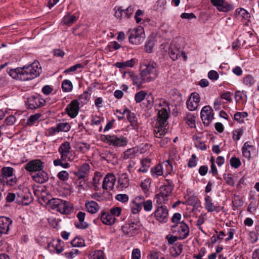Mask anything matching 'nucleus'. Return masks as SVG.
Returning a JSON list of instances; mask_svg holds the SVG:
<instances>
[{
	"mask_svg": "<svg viewBox=\"0 0 259 259\" xmlns=\"http://www.w3.org/2000/svg\"><path fill=\"white\" fill-rule=\"evenodd\" d=\"M159 105L162 106L158 112V122L154 128V134L156 137L155 142L159 143L160 147H165L170 141V139L164 137L168 128L167 120L169 117L170 109L167 102L163 101Z\"/></svg>",
	"mask_w": 259,
	"mask_h": 259,
	"instance_id": "f257e3e1",
	"label": "nucleus"
},
{
	"mask_svg": "<svg viewBox=\"0 0 259 259\" xmlns=\"http://www.w3.org/2000/svg\"><path fill=\"white\" fill-rule=\"evenodd\" d=\"M41 67L38 62L34 61L28 66L22 68L11 69L9 75L13 78L22 81H27L34 79L39 75Z\"/></svg>",
	"mask_w": 259,
	"mask_h": 259,
	"instance_id": "f03ea898",
	"label": "nucleus"
},
{
	"mask_svg": "<svg viewBox=\"0 0 259 259\" xmlns=\"http://www.w3.org/2000/svg\"><path fill=\"white\" fill-rule=\"evenodd\" d=\"M157 64L153 61H146L141 65L140 71L147 81L151 82L158 76Z\"/></svg>",
	"mask_w": 259,
	"mask_h": 259,
	"instance_id": "7ed1b4c3",
	"label": "nucleus"
},
{
	"mask_svg": "<svg viewBox=\"0 0 259 259\" xmlns=\"http://www.w3.org/2000/svg\"><path fill=\"white\" fill-rule=\"evenodd\" d=\"M49 204L52 209H56L61 213L70 214L72 211V206L66 201L57 198H53L49 200Z\"/></svg>",
	"mask_w": 259,
	"mask_h": 259,
	"instance_id": "20e7f679",
	"label": "nucleus"
},
{
	"mask_svg": "<svg viewBox=\"0 0 259 259\" xmlns=\"http://www.w3.org/2000/svg\"><path fill=\"white\" fill-rule=\"evenodd\" d=\"M171 230L174 233L178 235L179 239L180 240L185 239L189 235V227L183 221H181L178 224L173 225L171 226Z\"/></svg>",
	"mask_w": 259,
	"mask_h": 259,
	"instance_id": "39448f33",
	"label": "nucleus"
},
{
	"mask_svg": "<svg viewBox=\"0 0 259 259\" xmlns=\"http://www.w3.org/2000/svg\"><path fill=\"white\" fill-rule=\"evenodd\" d=\"M72 152L70 143L67 141L62 143L58 148L60 158L63 161H71L72 160Z\"/></svg>",
	"mask_w": 259,
	"mask_h": 259,
	"instance_id": "423d86ee",
	"label": "nucleus"
},
{
	"mask_svg": "<svg viewBox=\"0 0 259 259\" xmlns=\"http://www.w3.org/2000/svg\"><path fill=\"white\" fill-rule=\"evenodd\" d=\"M128 39L130 42L134 45H139L142 41L144 35V29L142 27H139L129 31Z\"/></svg>",
	"mask_w": 259,
	"mask_h": 259,
	"instance_id": "0eeeda50",
	"label": "nucleus"
},
{
	"mask_svg": "<svg viewBox=\"0 0 259 259\" xmlns=\"http://www.w3.org/2000/svg\"><path fill=\"white\" fill-rule=\"evenodd\" d=\"M45 102L39 96L33 95L27 98L25 103L27 109H35L44 106Z\"/></svg>",
	"mask_w": 259,
	"mask_h": 259,
	"instance_id": "6e6552de",
	"label": "nucleus"
},
{
	"mask_svg": "<svg viewBox=\"0 0 259 259\" xmlns=\"http://www.w3.org/2000/svg\"><path fill=\"white\" fill-rule=\"evenodd\" d=\"M155 219L161 223H165L168 220V210L165 205L158 206L154 212Z\"/></svg>",
	"mask_w": 259,
	"mask_h": 259,
	"instance_id": "1a4fd4ad",
	"label": "nucleus"
},
{
	"mask_svg": "<svg viewBox=\"0 0 259 259\" xmlns=\"http://www.w3.org/2000/svg\"><path fill=\"white\" fill-rule=\"evenodd\" d=\"M213 111L209 106H204L200 112V116L204 124L208 126L213 119Z\"/></svg>",
	"mask_w": 259,
	"mask_h": 259,
	"instance_id": "9d476101",
	"label": "nucleus"
},
{
	"mask_svg": "<svg viewBox=\"0 0 259 259\" xmlns=\"http://www.w3.org/2000/svg\"><path fill=\"white\" fill-rule=\"evenodd\" d=\"M211 3L220 12H227L232 10L234 7L225 0H210Z\"/></svg>",
	"mask_w": 259,
	"mask_h": 259,
	"instance_id": "9b49d317",
	"label": "nucleus"
},
{
	"mask_svg": "<svg viewBox=\"0 0 259 259\" xmlns=\"http://www.w3.org/2000/svg\"><path fill=\"white\" fill-rule=\"evenodd\" d=\"M117 112H119L121 115H117V117L118 118L119 120L123 118V114L127 113V118L129 122L131 123V126L133 127L134 128H137L138 126V122L137 118L136 117L135 114L133 112H130L129 110L126 109H124L123 110L122 112L119 111V110H116Z\"/></svg>",
	"mask_w": 259,
	"mask_h": 259,
	"instance_id": "f8f14e48",
	"label": "nucleus"
},
{
	"mask_svg": "<svg viewBox=\"0 0 259 259\" xmlns=\"http://www.w3.org/2000/svg\"><path fill=\"white\" fill-rule=\"evenodd\" d=\"M200 101L199 95L195 92L192 93L186 102L188 109L190 111L195 110L199 106Z\"/></svg>",
	"mask_w": 259,
	"mask_h": 259,
	"instance_id": "ddd939ff",
	"label": "nucleus"
},
{
	"mask_svg": "<svg viewBox=\"0 0 259 259\" xmlns=\"http://www.w3.org/2000/svg\"><path fill=\"white\" fill-rule=\"evenodd\" d=\"M44 163L39 159H34L27 163L25 165L26 170L29 172H36L42 170Z\"/></svg>",
	"mask_w": 259,
	"mask_h": 259,
	"instance_id": "4468645a",
	"label": "nucleus"
},
{
	"mask_svg": "<svg viewBox=\"0 0 259 259\" xmlns=\"http://www.w3.org/2000/svg\"><path fill=\"white\" fill-rule=\"evenodd\" d=\"M79 110V103L77 100H72L65 109L68 115L72 118H75L78 115Z\"/></svg>",
	"mask_w": 259,
	"mask_h": 259,
	"instance_id": "2eb2a0df",
	"label": "nucleus"
},
{
	"mask_svg": "<svg viewBox=\"0 0 259 259\" xmlns=\"http://www.w3.org/2000/svg\"><path fill=\"white\" fill-rule=\"evenodd\" d=\"M102 188L107 191V192L110 193L111 191L113 189V174L112 173L108 174L104 179L103 182Z\"/></svg>",
	"mask_w": 259,
	"mask_h": 259,
	"instance_id": "dca6fc26",
	"label": "nucleus"
},
{
	"mask_svg": "<svg viewBox=\"0 0 259 259\" xmlns=\"http://www.w3.org/2000/svg\"><path fill=\"white\" fill-rule=\"evenodd\" d=\"M133 12V8L131 6L128 7L125 10H122L119 8L117 10H116L114 16L120 19L123 18L128 19L132 15Z\"/></svg>",
	"mask_w": 259,
	"mask_h": 259,
	"instance_id": "f3484780",
	"label": "nucleus"
},
{
	"mask_svg": "<svg viewBox=\"0 0 259 259\" xmlns=\"http://www.w3.org/2000/svg\"><path fill=\"white\" fill-rule=\"evenodd\" d=\"M144 198L142 196H138L135 198L131 204V210L133 214L138 213L142 208V203Z\"/></svg>",
	"mask_w": 259,
	"mask_h": 259,
	"instance_id": "a211bd4d",
	"label": "nucleus"
},
{
	"mask_svg": "<svg viewBox=\"0 0 259 259\" xmlns=\"http://www.w3.org/2000/svg\"><path fill=\"white\" fill-rule=\"evenodd\" d=\"M12 223L10 218L5 217H0V231L2 234H7L10 226Z\"/></svg>",
	"mask_w": 259,
	"mask_h": 259,
	"instance_id": "6ab92c4d",
	"label": "nucleus"
},
{
	"mask_svg": "<svg viewBox=\"0 0 259 259\" xmlns=\"http://www.w3.org/2000/svg\"><path fill=\"white\" fill-rule=\"evenodd\" d=\"M205 208L208 212H219L221 208L219 206H215L213 203L212 202V200L209 195H206L205 197Z\"/></svg>",
	"mask_w": 259,
	"mask_h": 259,
	"instance_id": "aec40b11",
	"label": "nucleus"
},
{
	"mask_svg": "<svg viewBox=\"0 0 259 259\" xmlns=\"http://www.w3.org/2000/svg\"><path fill=\"white\" fill-rule=\"evenodd\" d=\"M90 171V165L88 163H84L78 168V171L74 172L76 177L87 178Z\"/></svg>",
	"mask_w": 259,
	"mask_h": 259,
	"instance_id": "412c9836",
	"label": "nucleus"
},
{
	"mask_svg": "<svg viewBox=\"0 0 259 259\" xmlns=\"http://www.w3.org/2000/svg\"><path fill=\"white\" fill-rule=\"evenodd\" d=\"M255 150V148L253 146L249 145L247 142H245L242 147V151L243 156L249 160L251 158V153Z\"/></svg>",
	"mask_w": 259,
	"mask_h": 259,
	"instance_id": "4be33fe9",
	"label": "nucleus"
},
{
	"mask_svg": "<svg viewBox=\"0 0 259 259\" xmlns=\"http://www.w3.org/2000/svg\"><path fill=\"white\" fill-rule=\"evenodd\" d=\"M110 213L108 212H103L101 217L103 223L106 225H111L113 223V208L110 209Z\"/></svg>",
	"mask_w": 259,
	"mask_h": 259,
	"instance_id": "5701e85b",
	"label": "nucleus"
},
{
	"mask_svg": "<svg viewBox=\"0 0 259 259\" xmlns=\"http://www.w3.org/2000/svg\"><path fill=\"white\" fill-rule=\"evenodd\" d=\"M117 184L116 188L118 191H122L123 188H126L129 184L127 175L125 174L121 175L118 179Z\"/></svg>",
	"mask_w": 259,
	"mask_h": 259,
	"instance_id": "b1692460",
	"label": "nucleus"
},
{
	"mask_svg": "<svg viewBox=\"0 0 259 259\" xmlns=\"http://www.w3.org/2000/svg\"><path fill=\"white\" fill-rule=\"evenodd\" d=\"M34 181L38 183H44L48 179V174L43 170L38 172L32 176Z\"/></svg>",
	"mask_w": 259,
	"mask_h": 259,
	"instance_id": "393cba45",
	"label": "nucleus"
},
{
	"mask_svg": "<svg viewBox=\"0 0 259 259\" xmlns=\"http://www.w3.org/2000/svg\"><path fill=\"white\" fill-rule=\"evenodd\" d=\"M140 226L141 225L139 221L131 222L127 225L129 231H126V235L133 236L135 234L138 233V231Z\"/></svg>",
	"mask_w": 259,
	"mask_h": 259,
	"instance_id": "a878e982",
	"label": "nucleus"
},
{
	"mask_svg": "<svg viewBox=\"0 0 259 259\" xmlns=\"http://www.w3.org/2000/svg\"><path fill=\"white\" fill-rule=\"evenodd\" d=\"M131 77L132 79L134 84L136 85L138 89L142 87V84L147 81L145 77H144L140 71V75H131Z\"/></svg>",
	"mask_w": 259,
	"mask_h": 259,
	"instance_id": "bb28decb",
	"label": "nucleus"
},
{
	"mask_svg": "<svg viewBox=\"0 0 259 259\" xmlns=\"http://www.w3.org/2000/svg\"><path fill=\"white\" fill-rule=\"evenodd\" d=\"M85 215V213L82 211H79L77 214V218H78L79 222L75 224L76 228L84 229L88 227V224L84 221Z\"/></svg>",
	"mask_w": 259,
	"mask_h": 259,
	"instance_id": "cd10ccee",
	"label": "nucleus"
},
{
	"mask_svg": "<svg viewBox=\"0 0 259 259\" xmlns=\"http://www.w3.org/2000/svg\"><path fill=\"white\" fill-rule=\"evenodd\" d=\"M128 143L126 137L123 136H114V146L125 147Z\"/></svg>",
	"mask_w": 259,
	"mask_h": 259,
	"instance_id": "c85d7f7f",
	"label": "nucleus"
},
{
	"mask_svg": "<svg viewBox=\"0 0 259 259\" xmlns=\"http://www.w3.org/2000/svg\"><path fill=\"white\" fill-rule=\"evenodd\" d=\"M78 17L76 16L75 14H68L64 16V17H63L62 23H63L64 24L66 25L67 26H70L74 22L76 21Z\"/></svg>",
	"mask_w": 259,
	"mask_h": 259,
	"instance_id": "c756f323",
	"label": "nucleus"
},
{
	"mask_svg": "<svg viewBox=\"0 0 259 259\" xmlns=\"http://www.w3.org/2000/svg\"><path fill=\"white\" fill-rule=\"evenodd\" d=\"M183 245L181 243H176L172 247L171 251V256L174 257L178 256L182 252Z\"/></svg>",
	"mask_w": 259,
	"mask_h": 259,
	"instance_id": "7c9ffc66",
	"label": "nucleus"
},
{
	"mask_svg": "<svg viewBox=\"0 0 259 259\" xmlns=\"http://www.w3.org/2000/svg\"><path fill=\"white\" fill-rule=\"evenodd\" d=\"M174 189V184L172 182L167 180V183L165 184L163 187L161 188L162 192H164L165 196L168 197L172 192Z\"/></svg>",
	"mask_w": 259,
	"mask_h": 259,
	"instance_id": "2f4dec72",
	"label": "nucleus"
},
{
	"mask_svg": "<svg viewBox=\"0 0 259 259\" xmlns=\"http://www.w3.org/2000/svg\"><path fill=\"white\" fill-rule=\"evenodd\" d=\"M235 17L239 19L241 18L247 19L250 17L249 13L244 9L242 8H238L236 10L234 14Z\"/></svg>",
	"mask_w": 259,
	"mask_h": 259,
	"instance_id": "473e14b6",
	"label": "nucleus"
},
{
	"mask_svg": "<svg viewBox=\"0 0 259 259\" xmlns=\"http://www.w3.org/2000/svg\"><path fill=\"white\" fill-rule=\"evenodd\" d=\"M85 207L87 211L91 213H96L99 209V205L98 203L94 201L86 203Z\"/></svg>",
	"mask_w": 259,
	"mask_h": 259,
	"instance_id": "72a5a7b5",
	"label": "nucleus"
},
{
	"mask_svg": "<svg viewBox=\"0 0 259 259\" xmlns=\"http://www.w3.org/2000/svg\"><path fill=\"white\" fill-rule=\"evenodd\" d=\"M135 62V59H132L124 62H117L114 64V65L120 68H125L126 67H133L134 66Z\"/></svg>",
	"mask_w": 259,
	"mask_h": 259,
	"instance_id": "f704fd0d",
	"label": "nucleus"
},
{
	"mask_svg": "<svg viewBox=\"0 0 259 259\" xmlns=\"http://www.w3.org/2000/svg\"><path fill=\"white\" fill-rule=\"evenodd\" d=\"M151 159L149 158H145L141 161L142 166L138 170L139 171L146 172L148 168L150 166Z\"/></svg>",
	"mask_w": 259,
	"mask_h": 259,
	"instance_id": "c9c22d12",
	"label": "nucleus"
},
{
	"mask_svg": "<svg viewBox=\"0 0 259 259\" xmlns=\"http://www.w3.org/2000/svg\"><path fill=\"white\" fill-rule=\"evenodd\" d=\"M138 152V149L136 147L128 149L124 152L123 158L124 159L133 158Z\"/></svg>",
	"mask_w": 259,
	"mask_h": 259,
	"instance_id": "e433bc0d",
	"label": "nucleus"
},
{
	"mask_svg": "<svg viewBox=\"0 0 259 259\" xmlns=\"http://www.w3.org/2000/svg\"><path fill=\"white\" fill-rule=\"evenodd\" d=\"M57 131L59 132H67L71 128V126L67 122H60L56 125Z\"/></svg>",
	"mask_w": 259,
	"mask_h": 259,
	"instance_id": "4c0bfd02",
	"label": "nucleus"
},
{
	"mask_svg": "<svg viewBox=\"0 0 259 259\" xmlns=\"http://www.w3.org/2000/svg\"><path fill=\"white\" fill-rule=\"evenodd\" d=\"M186 122L191 128L195 126V116L193 114L188 113L185 117Z\"/></svg>",
	"mask_w": 259,
	"mask_h": 259,
	"instance_id": "58836bf2",
	"label": "nucleus"
},
{
	"mask_svg": "<svg viewBox=\"0 0 259 259\" xmlns=\"http://www.w3.org/2000/svg\"><path fill=\"white\" fill-rule=\"evenodd\" d=\"M151 172L152 176L154 178H157L163 174L162 166L160 164L151 168Z\"/></svg>",
	"mask_w": 259,
	"mask_h": 259,
	"instance_id": "ea45409f",
	"label": "nucleus"
},
{
	"mask_svg": "<svg viewBox=\"0 0 259 259\" xmlns=\"http://www.w3.org/2000/svg\"><path fill=\"white\" fill-rule=\"evenodd\" d=\"M180 51L175 48V47L171 46L169 50V56L173 60H176L178 59L180 54Z\"/></svg>",
	"mask_w": 259,
	"mask_h": 259,
	"instance_id": "a19ab883",
	"label": "nucleus"
},
{
	"mask_svg": "<svg viewBox=\"0 0 259 259\" xmlns=\"http://www.w3.org/2000/svg\"><path fill=\"white\" fill-rule=\"evenodd\" d=\"M147 96V93L144 91H141L135 95V100L137 103H141Z\"/></svg>",
	"mask_w": 259,
	"mask_h": 259,
	"instance_id": "79ce46f5",
	"label": "nucleus"
},
{
	"mask_svg": "<svg viewBox=\"0 0 259 259\" xmlns=\"http://www.w3.org/2000/svg\"><path fill=\"white\" fill-rule=\"evenodd\" d=\"M73 88L72 82L68 79H65L62 83V89L65 92H70Z\"/></svg>",
	"mask_w": 259,
	"mask_h": 259,
	"instance_id": "37998d69",
	"label": "nucleus"
},
{
	"mask_svg": "<svg viewBox=\"0 0 259 259\" xmlns=\"http://www.w3.org/2000/svg\"><path fill=\"white\" fill-rule=\"evenodd\" d=\"M1 180L5 181V185L6 184L7 185L11 187L15 186L17 183V179L16 177L12 178H3V179H1Z\"/></svg>",
	"mask_w": 259,
	"mask_h": 259,
	"instance_id": "c03bdc74",
	"label": "nucleus"
},
{
	"mask_svg": "<svg viewBox=\"0 0 259 259\" xmlns=\"http://www.w3.org/2000/svg\"><path fill=\"white\" fill-rule=\"evenodd\" d=\"M242 82L245 85L251 87L255 83V80L252 75H247L243 78Z\"/></svg>",
	"mask_w": 259,
	"mask_h": 259,
	"instance_id": "a18cd8bd",
	"label": "nucleus"
},
{
	"mask_svg": "<svg viewBox=\"0 0 259 259\" xmlns=\"http://www.w3.org/2000/svg\"><path fill=\"white\" fill-rule=\"evenodd\" d=\"M247 116L248 113L246 112H237L234 114V119L239 123H242L244 119Z\"/></svg>",
	"mask_w": 259,
	"mask_h": 259,
	"instance_id": "49530a36",
	"label": "nucleus"
},
{
	"mask_svg": "<svg viewBox=\"0 0 259 259\" xmlns=\"http://www.w3.org/2000/svg\"><path fill=\"white\" fill-rule=\"evenodd\" d=\"M71 244L73 247H82L85 245L84 240L79 237H76L72 240Z\"/></svg>",
	"mask_w": 259,
	"mask_h": 259,
	"instance_id": "de8ad7c7",
	"label": "nucleus"
},
{
	"mask_svg": "<svg viewBox=\"0 0 259 259\" xmlns=\"http://www.w3.org/2000/svg\"><path fill=\"white\" fill-rule=\"evenodd\" d=\"M90 259H105L103 251L100 250L94 251L91 254Z\"/></svg>",
	"mask_w": 259,
	"mask_h": 259,
	"instance_id": "09e8293b",
	"label": "nucleus"
},
{
	"mask_svg": "<svg viewBox=\"0 0 259 259\" xmlns=\"http://www.w3.org/2000/svg\"><path fill=\"white\" fill-rule=\"evenodd\" d=\"M40 114H35L34 115H31L28 119L26 124L28 125H32L34 124L36 121L40 118Z\"/></svg>",
	"mask_w": 259,
	"mask_h": 259,
	"instance_id": "8fccbe9b",
	"label": "nucleus"
},
{
	"mask_svg": "<svg viewBox=\"0 0 259 259\" xmlns=\"http://www.w3.org/2000/svg\"><path fill=\"white\" fill-rule=\"evenodd\" d=\"M90 148V145L85 143H80L77 145V150L83 153L89 151Z\"/></svg>",
	"mask_w": 259,
	"mask_h": 259,
	"instance_id": "3c124183",
	"label": "nucleus"
},
{
	"mask_svg": "<svg viewBox=\"0 0 259 259\" xmlns=\"http://www.w3.org/2000/svg\"><path fill=\"white\" fill-rule=\"evenodd\" d=\"M150 184L151 180L149 179H146L141 183V187L145 193H146L149 191L150 187Z\"/></svg>",
	"mask_w": 259,
	"mask_h": 259,
	"instance_id": "603ef678",
	"label": "nucleus"
},
{
	"mask_svg": "<svg viewBox=\"0 0 259 259\" xmlns=\"http://www.w3.org/2000/svg\"><path fill=\"white\" fill-rule=\"evenodd\" d=\"M13 168L11 167H5L2 169V172L5 178L11 177L13 174Z\"/></svg>",
	"mask_w": 259,
	"mask_h": 259,
	"instance_id": "864d4df0",
	"label": "nucleus"
},
{
	"mask_svg": "<svg viewBox=\"0 0 259 259\" xmlns=\"http://www.w3.org/2000/svg\"><path fill=\"white\" fill-rule=\"evenodd\" d=\"M61 242L60 240H54L52 242V245L55 247L58 253L61 252L63 250V247L61 245Z\"/></svg>",
	"mask_w": 259,
	"mask_h": 259,
	"instance_id": "5fc2aeb1",
	"label": "nucleus"
},
{
	"mask_svg": "<svg viewBox=\"0 0 259 259\" xmlns=\"http://www.w3.org/2000/svg\"><path fill=\"white\" fill-rule=\"evenodd\" d=\"M83 67V65L82 64H77L65 70L64 73L67 74L70 72H74L77 70L78 69L82 68Z\"/></svg>",
	"mask_w": 259,
	"mask_h": 259,
	"instance_id": "6e6d98bb",
	"label": "nucleus"
},
{
	"mask_svg": "<svg viewBox=\"0 0 259 259\" xmlns=\"http://www.w3.org/2000/svg\"><path fill=\"white\" fill-rule=\"evenodd\" d=\"M157 199V203L161 204L162 202L167 199V196L164 194V192H160L156 196Z\"/></svg>",
	"mask_w": 259,
	"mask_h": 259,
	"instance_id": "4d7b16f0",
	"label": "nucleus"
},
{
	"mask_svg": "<svg viewBox=\"0 0 259 259\" xmlns=\"http://www.w3.org/2000/svg\"><path fill=\"white\" fill-rule=\"evenodd\" d=\"M241 164V161L238 158L234 157L230 159V164L231 166L234 168H238L240 166Z\"/></svg>",
	"mask_w": 259,
	"mask_h": 259,
	"instance_id": "13d9d810",
	"label": "nucleus"
},
{
	"mask_svg": "<svg viewBox=\"0 0 259 259\" xmlns=\"http://www.w3.org/2000/svg\"><path fill=\"white\" fill-rule=\"evenodd\" d=\"M224 179L225 181H226V183L228 185H229L232 187H233L234 186L235 182H234L233 178L232 177L231 175H230V174L225 175L224 176Z\"/></svg>",
	"mask_w": 259,
	"mask_h": 259,
	"instance_id": "bf43d9fd",
	"label": "nucleus"
},
{
	"mask_svg": "<svg viewBox=\"0 0 259 259\" xmlns=\"http://www.w3.org/2000/svg\"><path fill=\"white\" fill-rule=\"evenodd\" d=\"M62 161H63L61 158H60L54 160L53 162L55 166H61L65 168L69 167V164L68 163H63Z\"/></svg>",
	"mask_w": 259,
	"mask_h": 259,
	"instance_id": "052dcab7",
	"label": "nucleus"
},
{
	"mask_svg": "<svg viewBox=\"0 0 259 259\" xmlns=\"http://www.w3.org/2000/svg\"><path fill=\"white\" fill-rule=\"evenodd\" d=\"M115 199L122 203H125L128 200V196L126 194H119L115 196Z\"/></svg>",
	"mask_w": 259,
	"mask_h": 259,
	"instance_id": "680f3d73",
	"label": "nucleus"
},
{
	"mask_svg": "<svg viewBox=\"0 0 259 259\" xmlns=\"http://www.w3.org/2000/svg\"><path fill=\"white\" fill-rule=\"evenodd\" d=\"M57 177L60 180L66 181L69 178V174L66 171L62 170L58 174Z\"/></svg>",
	"mask_w": 259,
	"mask_h": 259,
	"instance_id": "e2e57ef3",
	"label": "nucleus"
},
{
	"mask_svg": "<svg viewBox=\"0 0 259 259\" xmlns=\"http://www.w3.org/2000/svg\"><path fill=\"white\" fill-rule=\"evenodd\" d=\"M154 46V41L153 40L150 39L146 44L145 49L147 52L151 53Z\"/></svg>",
	"mask_w": 259,
	"mask_h": 259,
	"instance_id": "0e129e2a",
	"label": "nucleus"
},
{
	"mask_svg": "<svg viewBox=\"0 0 259 259\" xmlns=\"http://www.w3.org/2000/svg\"><path fill=\"white\" fill-rule=\"evenodd\" d=\"M146 103H145L146 106L147 108H151L153 104V97L151 95H149L146 96Z\"/></svg>",
	"mask_w": 259,
	"mask_h": 259,
	"instance_id": "69168bd1",
	"label": "nucleus"
},
{
	"mask_svg": "<svg viewBox=\"0 0 259 259\" xmlns=\"http://www.w3.org/2000/svg\"><path fill=\"white\" fill-rule=\"evenodd\" d=\"M89 100V94L87 92H84L79 97V101L82 104H86Z\"/></svg>",
	"mask_w": 259,
	"mask_h": 259,
	"instance_id": "338daca9",
	"label": "nucleus"
},
{
	"mask_svg": "<svg viewBox=\"0 0 259 259\" xmlns=\"http://www.w3.org/2000/svg\"><path fill=\"white\" fill-rule=\"evenodd\" d=\"M141 251L138 248H135L132 251V259H140Z\"/></svg>",
	"mask_w": 259,
	"mask_h": 259,
	"instance_id": "774afa93",
	"label": "nucleus"
}]
</instances>
